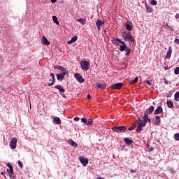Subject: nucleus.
Masks as SVG:
<instances>
[{"label":"nucleus","mask_w":179,"mask_h":179,"mask_svg":"<svg viewBox=\"0 0 179 179\" xmlns=\"http://www.w3.org/2000/svg\"><path fill=\"white\" fill-rule=\"evenodd\" d=\"M122 38L124 41H129V45H134L135 44L134 36L129 32H123Z\"/></svg>","instance_id":"obj_1"},{"label":"nucleus","mask_w":179,"mask_h":179,"mask_svg":"<svg viewBox=\"0 0 179 179\" xmlns=\"http://www.w3.org/2000/svg\"><path fill=\"white\" fill-rule=\"evenodd\" d=\"M112 131L114 132H118L120 134H122L124 132H126L127 131V127L125 126H115L114 127H112Z\"/></svg>","instance_id":"obj_2"},{"label":"nucleus","mask_w":179,"mask_h":179,"mask_svg":"<svg viewBox=\"0 0 179 179\" xmlns=\"http://www.w3.org/2000/svg\"><path fill=\"white\" fill-rule=\"evenodd\" d=\"M80 66L83 71H87L90 68V63L87 61H81Z\"/></svg>","instance_id":"obj_3"},{"label":"nucleus","mask_w":179,"mask_h":179,"mask_svg":"<svg viewBox=\"0 0 179 179\" xmlns=\"http://www.w3.org/2000/svg\"><path fill=\"white\" fill-rule=\"evenodd\" d=\"M7 167H8V169H7V171L10 176V177H15V173H13V166L10 163H7Z\"/></svg>","instance_id":"obj_4"},{"label":"nucleus","mask_w":179,"mask_h":179,"mask_svg":"<svg viewBox=\"0 0 179 179\" xmlns=\"http://www.w3.org/2000/svg\"><path fill=\"white\" fill-rule=\"evenodd\" d=\"M17 143V138L16 137H13L10 144V149H13V150L16 149Z\"/></svg>","instance_id":"obj_5"},{"label":"nucleus","mask_w":179,"mask_h":179,"mask_svg":"<svg viewBox=\"0 0 179 179\" xmlns=\"http://www.w3.org/2000/svg\"><path fill=\"white\" fill-rule=\"evenodd\" d=\"M104 21H101V20L100 19H98L96 21V26L97 27V30L98 31H100L101 30V26H104Z\"/></svg>","instance_id":"obj_6"},{"label":"nucleus","mask_w":179,"mask_h":179,"mask_svg":"<svg viewBox=\"0 0 179 179\" xmlns=\"http://www.w3.org/2000/svg\"><path fill=\"white\" fill-rule=\"evenodd\" d=\"M74 78L79 82V83H83V82H85V79L82 76V74L79 73H76Z\"/></svg>","instance_id":"obj_7"},{"label":"nucleus","mask_w":179,"mask_h":179,"mask_svg":"<svg viewBox=\"0 0 179 179\" xmlns=\"http://www.w3.org/2000/svg\"><path fill=\"white\" fill-rule=\"evenodd\" d=\"M79 160L83 166H86L89 164V159L85 157H80Z\"/></svg>","instance_id":"obj_8"},{"label":"nucleus","mask_w":179,"mask_h":179,"mask_svg":"<svg viewBox=\"0 0 179 179\" xmlns=\"http://www.w3.org/2000/svg\"><path fill=\"white\" fill-rule=\"evenodd\" d=\"M122 86H123L122 83H119L113 84L111 87L112 89L120 90L122 88Z\"/></svg>","instance_id":"obj_9"},{"label":"nucleus","mask_w":179,"mask_h":179,"mask_svg":"<svg viewBox=\"0 0 179 179\" xmlns=\"http://www.w3.org/2000/svg\"><path fill=\"white\" fill-rule=\"evenodd\" d=\"M68 73H61L59 74H56V76L57 78V80H64L65 79V75H66Z\"/></svg>","instance_id":"obj_10"},{"label":"nucleus","mask_w":179,"mask_h":179,"mask_svg":"<svg viewBox=\"0 0 179 179\" xmlns=\"http://www.w3.org/2000/svg\"><path fill=\"white\" fill-rule=\"evenodd\" d=\"M55 69H57L58 71H61L62 73H68V69L64 68L62 66H55Z\"/></svg>","instance_id":"obj_11"},{"label":"nucleus","mask_w":179,"mask_h":179,"mask_svg":"<svg viewBox=\"0 0 179 179\" xmlns=\"http://www.w3.org/2000/svg\"><path fill=\"white\" fill-rule=\"evenodd\" d=\"M112 43L113 44H115L116 45H118L119 44H122V43L124 41H121V39L118 38H114L113 39H112Z\"/></svg>","instance_id":"obj_12"},{"label":"nucleus","mask_w":179,"mask_h":179,"mask_svg":"<svg viewBox=\"0 0 179 179\" xmlns=\"http://www.w3.org/2000/svg\"><path fill=\"white\" fill-rule=\"evenodd\" d=\"M162 113H163V108H162V106H159L154 112L156 115L158 114H162Z\"/></svg>","instance_id":"obj_13"},{"label":"nucleus","mask_w":179,"mask_h":179,"mask_svg":"<svg viewBox=\"0 0 179 179\" xmlns=\"http://www.w3.org/2000/svg\"><path fill=\"white\" fill-rule=\"evenodd\" d=\"M55 89H57L60 93H65V89H64V87L59 85L55 86Z\"/></svg>","instance_id":"obj_14"},{"label":"nucleus","mask_w":179,"mask_h":179,"mask_svg":"<svg viewBox=\"0 0 179 179\" xmlns=\"http://www.w3.org/2000/svg\"><path fill=\"white\" fill-rule=\"evenodd\" d=\"M42 43L44 44V45H50V41H48V39L45 36H43L42 38Z\"/></svg>","instance_id":"obj_15"},{"label":"nucleus","mask_w":179,"mask_h":179,"mask_svg":"<svg viewBox=\"0 0 179 179\" xmlns=\"http://www.w3.org/2000/svg\"><path fill=\"white\" fill-rule=\"evenodd\" d=\"M124 141L127 145H129V146L134 143V141L129 139V138H124Z\"/></svg>","instance_id":"obj_16"},{"label":"nucleus","mask_w":179,"mask_h":179,"mask_svg":"<svg viewBox=\"0 0 179 179\" xmlns=\"http://www.w3.org/2000/svg\"><path fill=\"white\" fill-rule=\"evenodd\" d=\"M122 45L120 46V51H125V50L127 49V44H125V42H122L121 43Z\"/></svg>","instance_id":"obj_17"},{"label":"nucleus","mask_w":179,"mask_h":179,"mask_svg":"<svg viewBox=\"0 0 179 179\" xmlns=\"http://www.w3.org/2000/svg\"><path fill=\"white\" fill-rule=\"evenodd\" d=\"M153 111H155V107L152 106L146 110L145 113L146 114H152Z\"/></svg>","instance_id":"obj_18"},{"label":"nucleus","mask_w":179,"mask_h":179,"mask_svg":"<svg viewBox=\"0 0 179 179\" xmlns=\"http://www.w3.org/2000/svg\"><path fill=\"white\" fill-rule=\"evenodd\" d=\"M173 52V48H171V46L169 47V50L167 52L166 54V58H170V57H171V53Z\"/></svg>","instance_id":"obj_19"},{"label":"nucleus","mask_w":179,"mask_h":179,"mask_svg":"<svg viewBox=\"0 0 179 179\" xmlns=\"http://www.w3.org/2000/svg\"><path fill=\"white\" fill-rule=\"evenodd\" d=\"M54 124H56V125H59L61 124V119L59 117H56L53 119Z\"/></svg>","instance_id":"obj_20"},{"label":"nucleus","mask_w":179,"mask_h":179,"mask_svg":"<svg viewBox=\"0 0 179 179\" xmlns=\"http://www.w3.org/2000/svg\"><path fill=\"white\" fill-rule=\"evenodd\" d=\"M76 40H78V36H74L70 41H69L67 42V44H72V43H75V41H76Z\"/></svg>","instance_id":"obj_21"},{"label":"nucleus","mask_w":179,"mask_h":179,"mask_svg":"<svg viewBox=\"0 0 179 179\" xmlns=\"http://www.w3.org/2000/svg\"><path fill=\"white\" fill-rule=\"evenodd\" d=\"M96 86L97 88L100 89L101 90H104V89H106V85L104 84L97 83Z\"/></svg>","instance_id":"obj_22"},{"label":"nucleus","mask_w":179,"mask_h":179,"mask_svg":"<svg viewBox=\"0 0 179 179\" xmlns=\"http://www.w3.org/2000/svg\"><path fill=\"white\" fill-rule=\"evenodd\" d=\"M143 121L145 123L148 124V122H150V119L149 118V117L148 116V115H145L143 117Z\"/></svg>","instance_id":"obj_23"},{"label":"nucleus","mask_w":179,"mask_h":179,"mask_svg":"<svg viewBox=\"0 0 179 179\" xmlns=\"http://www.w3.org/2000/svg\"><path fill=\"white\" fill-rule=\"evenodd\" d=\"M160 122H161L160 117L156 116L155 117V120L154 122L155 125H159L160 124Z\"/></svg>","instance_id":"obj_24"},{"label":"nucleus","mask_w":179,"mask_h":179,"mask_svg":"<svg viewBox=\"0 0 179 179\" xmlns=\"http://www.w3.org/2000/svg\"><path fill=\"white\" fill-rule=\"evenodd\" d=\"M166 104L167 107H169V108H173V106H174V103H173V101H167Z\"/></svg>","instance_id":"obj_25"},{"label":"nucleus","mask_w":179,"mask_h":179,"mask_svg":"<svg viewBox=\"0 0 179 179\" xmlns=\"http://www.w3.org/2000/svg\"><path fill=\"white\" fill-rule=\"evenodd\" d=\"M52 20L54 23H55L57 25H59V22L58 21V17H57V16H52Z\"/></svg>","instance_id":"obj_26"},{"label":"nucleus","mask_w":179,"mask_h":179,"mask_svg":"<svg viewBox=\"0 0 179 179\" xmlns=\"http://www.w3.org/2000/svg\"><path fill=\"white\" fill-rule=\"evenodd\" d=\"M85 125H88L90 127L93 125V119H89L88 120H87Z\"/></svg>","instance_id":"obj_27"},{"label":"nucleus","mask_w":179,"mask_h":179,"mask_svg":"<svg viewBox=\"0 0 179 179\" xmlns=\"http://www.w3.org/2000/svg\"><path fill=\"white\" fill-rule=\"evenodd\" d=\"M77 22H78L81 24H85V23H86V19L80 18V19L77 20Z\"/></svg>","instance_id":"obj_28"},{"label":"nucleus","mask_w":179,"mask_h":179,"mask_svg":"<svg viewBox=\"0 0 179 179\" xmlns=\"http://www.w3.org/2000/svg\"><path fill=\"white\" fill-rule=\"evenodd\" d=\"M124 50L126 52L125 55L127 57H128V55H129V54H131V48L127 47V48H126V49Z\"/></svg>","instance_id":"obj_29"},{"label":"nucleus","mask_w":179,"mask_h":179,"mask_svg":"<svg viewBox=\"0 0 179 179\" xmlns=\"http://www.w3.org/2000/svg\"><path fill=\"white\" fill-rule=\"evenodd\" d=\"M174 100L179 101V92H177L174 95Z\"/></svg>","instance_id":"obj_30"},{"label":"nucleus","mask_w":179,"mask_h":179,"mask_svg":"<svg viewBox=\"0 0 179 179\" xmlns=\"http://www.w3.org/2000/svg\"><path fill=\"white\" fill-rule=\"evenodd\" d=\"M146 124V122H143V120H139L138 122V124L141 127H145Z\"/></svg>","instance_id":"obj_31"},{"label":"nucleus","mask_w":179,"mask_h":179,"mask_svg":"<svg viewBox=\"0 0 179 179\" xmlns=\"http://www.w3.org/2000/svg\"><path fill=\"white\" fill-rule=\"evenodd\" d=\"M126 29L129 31H131L132 30V26L127 23V24H126Z\"/></svg>","instance_id":"obj_32"},{"label":"nucleus","mask_w":179,"mask_h":179,"mask_svg":"<svg viewBox=\"0 0 179 179\" xmlns=\"http://www.w3.org/2000/svg\"><path fill=\"white\" fill-rule=\"evenodd\" d=\"M143 126H141V124H138V127H137V132H138V133L142 132V131L143 129Z\"/></svg>","instance_id":"obj_33"},{"label":"nucleus","mask_w":179,"mask_h":179,"mask_svg":"<svg viewBox=\"0 0 179 179\" xmlns=\"http://www.w3.org/2000/svg\"><path fill=\"white\" fill-rule=\"evenodd\" d=\"M49 82H50V83H49L48 84V86H52L53 85H54V83H55V80H51V79H50L49 80Z\"/></svg>","instance_id":"obj_34"},{"label":"nucleus","mask_w":179,"mask_h":179,"mask_svg":"<svg viewBox=\"0 0 179 179\" xmlns=\"http://www.w3.org/2000/svg\"><path fill=\"white\" fill-rule=\"evenodd\" d=\"M70 145L71 146H73L74 148H76L78 146V144L76 143H75V141H73V140H71L70 141Z\"/></svg>","instance_id":"obj_35"},{"label":"nucleus","mask_w":179,"mask_h":179,"mask_svg":"<svg viewBox=\"0 0 179 179\" xmlns=\"http://www.w3.org/2000/svg\"><path fill=\"white\" fill-rule=\"evenodd\" d=\"M175 141H179V133H176L173 135Z\"/></svg>","instance_id":"obj_36"},{"label":"nucleus","mask_w":179,"mask_h":179,"mask_svg":"<svg viewBox=\"0 0 179 179\" xmlns=\"http://www.w3.org/2000/svg\"><path fill=\"white\" fill-rule=\"evenodd\" d=\"M146 10L147 12H148V13H150V12H152L153 9L152 8V7L146 6Z\"/></svg>","instance_id":"obj_37"},{"label":"nucleus","mask_w":179,"mask_h":179,"mask_svg":"<svg viewBox=\"0 0 179 179\" xmlns=\"http://www.w3.org/2000/svg\"><path fill=\"white\" fill-rule=\"evenodd\" d=\"M150 5H152V6H155L157 5V1L156 0H152L150 1Z\"/></svg>","instance_id":"obj_38"},{"label":"nucleus","mask_w":179,"mask_h":179,"mask_svg":"<svg viewBox=\"0 0 179 179\" xmlns=\"http://www.w3.org/2000/svg\"><path fill=\"white\" fill-rule=\"evenodd\" d=\"M136 124H132L130 127L128 128L129 131H134L135 129Z\"/></svg>","instance_id":"obj_39"},{"label":"nucleus","mask_w":179,"mask_h":179,"mask_svg":"<svg viewBox=\"0 0 179 179\" xmlns=\"http://www.w3.org/2000/svg\"><path fill=\"white\" fill-rule=\"evenodd\" d=\"M138 77H136V78H134V80H133L131 81V84L137 83H138Z\"/></svg>","instance_id":"obj_40"},{"label":"nucleus","mask_w":179,"mask_h":179,"mask_svg":"<svg viewBox=\"0 0 179 179\" xmlns=\"http://www.w3.org/2000/svg\"><path fill=\"white\" fill-rule=\"evenodd\" d=\"M174 73L175 75H179V67L175 69Z\"/></svg>","instance_id":"obj_41"},{"label":"nucleus","mask_w":179,"mask_h":179,"mask_svg":"<svg viewBox=\"0 0 179 179\" xmlns=\"http://www.w3.org/2000/svg\"><path fill=\"white\" fill-rule=\"evenodd\" d=\"M82 122H83V124H86V122H87V119H86L85 117H83L81 119Z\"/></svg>","instance_id":"obj_42"},{"label":"nucleus","mask_w":179,"mask_h":179,"mask_svg":"<svg viewBox=\"0 0 179 179\" xmlns=\"http://www.w3.org/2000/svg\"><path fill=\"white\" fill-rule=\"evenodd\" d=\"M18 166H20V169H23V164H22V162L18 161Z\"/></svg>","instance_id":"obj_43"},{"label":"nucleus","mask_w":179,"mask_h":179,"mask_svg":"<svg viewBox=\"0 0 179 179\" xmlns=\"http://www.w3.org/2000/svg\"><path fill=\"white\" fill-rule=\"evenodd\" d=\"M50 76H51V78H52V80H55V75L53 73H50Z\"/></svg>","instance_id":"obj_44"},{"label":"nucleus","mask_w":179,"mask_h":179,"mask_svg":"<svg viewBox=\"0 0 179 179\" xmlns=\"http://www.w3.org/2000/svg\"><path fill=\"white\" fill-rule=\"evenodd\" d=\"M145 83H147V85H148L149 86H152V83H150V80H146Z\"/></svg>","instance_id":"obj_45"},{"label":"nucleus","mask_w":179,"mask_h":179,"mask_svg":"<svg viewBox=\"0 0 179 179\" xmlns=\"http://www.w3.org/2000/svg\"><path fill=\"white\" fill-rule=\"evenodd\" d=\"M164 82L165 85H169V80H167L166 78L164 79Z\"/></svg>","instance_id":"obj_46"},{"label":"nucleus","mask_w":179,"mask_h":179,"mask_svg":"<svg viewBox=\"0 0 179 179\" xmlns=\"http://www.w3.org/2000/svg\"><path fill=\"white\" fill-rule=\"evenodd\" d=\"M174 43H176V44H179V39H175Z\"/></svg>","instance_id":"obj_47"},{"label":"nucleus","mask_w":179,"mask_h":179,"mask_svg":"<svg viewBox=\"0 0 179 179\" xmlns=\"http://www.w3.org/2000/svg\"><path fill=\"white\" fill-rule=\"evenodd\" d=\"M130 173H136V170L131 169Z\"/></svg>","instance_id":"obj_48"},{"label":"nucleus","mask_w":179,"mask_h":179,"mask_svg":"<svg viewBox=\"0 0 179 179\" xmlns=\"http://www.w3.org/2000/svg\"><path fill=\"white\" fill-rule=\"evenodd\" d=\"M175 17H176V19H179V13H177V14L175 15Z\"/></svg>","instance_id":"obj_49"},{"label":"nucleus","mask_w":179,"mask_h":179,"mask_svg":"<svg viewBox=\"0 0 179 179\" xmlns=\"http://www.w3.org/2000/svg\"><path fill=\"white\" fill-rule=\"evenodd\" d=\"M80 118L76 117H74V121H79Z\"/></svg>","instance_id":"obj_50"},{"label":"nucleus","mask_w":179,"mask_h":179,"mask_svg":"<svg viewBox=\"0 0 179 179\" xmlns=\"http://www.w3.org/2000/svg\"><path fill=\"white\" fill-rule=\"evenodd\" d=\"M171 173L172 174H174V173H176V171H174V169H171Z\"/></svg>","instance_id":"obj_51"},{"label":"nucleus","mask_w":179,"mask_h":179,"mask_svg":"<svg viewBox=\"0 0 179 179\" xmlns=\"http://www.w3.org/2000/svg\"><path fill=\"white\" fill-rule=\"evenodd\" d=\"M149 152H153V148H152V147L150 148H149Z\"/></svg>","instance_id":"obj_52"},{"label":"nucleus","mask_w":179,"mask_h":179,"mask_svg":"<svg viewBox=\"0 0 179 179\" xmlns=\"http://www.w3.org/2000/svg\"><path fill=\"white\" fill-rule=\"evenodd\" d=\"M87 99H92V96H90V94H88V95H87Z\"/></svg>","instance_id":"obj_53"},{"label":"nucleus","mask_w":179,"mask_h":179,"mask_svg":"<svg viewBox=\"0 0 179 179\" xmlns=\"http://www.w3.org/2000/svg\"><path fill=\"white\" fill-rule=\"evenodd\" d=\"M52 3H55L57 2V0H51Z\"/></svg>","instance_id":"obj_54"},{"label":"nucleus","mask_w":179,"mask_h":179,"mask_svg":"<svg viewBox=\"0 0 179 179\" xmlns=\"http://www.w3.org/2000/svg\"><path fill=\"white\" fill-rule=\"evenodd\" d=\"M164 69H165V71H167V69H169V68L166 67V66H165V67H164Z\"/></svg>","instance_id":"obj_55"},{"label":"nucleus","mask_w":179,"mask_h":179,"mask_svg":"<svg viewBox=\"0 0 179 179\" xmlns=\"http://www.w3.org/2000/svg\"><path fill=\"white\" fill-rule=\"evenodd\" d=\"M96 179H103V178H96Z\"/></svg>","instance_id":"obj_56"},{"label":"nucleus","mask_w":179,"mask_h":179,"mask_svg":"<svg viewBox=\"0 0 179 179\" xmlns=\"http://www.w3.org/2000/svg\"><path fill=\"white\" fill-rule=\"evenodd\" d=\"M1 174L3 175V172H1Z\"/></svg>","instance_id":"obj_57"}]
</instances>
